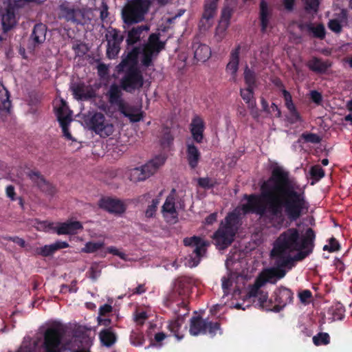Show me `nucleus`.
<instances>
[{
	"mask_svg": "<svg viewBox=\"0 0 352 352\" xmlns=\"http://www.w3.org/2000/svg\"><path fill=\"white\" fill-rule=\"evenodd\" d=\"M175 189H173L170 193L167 196L162 207V213L166 221L169 223H176L178 222V212L175 208Z\"/></svg>",
	"mask_w": 352,
	"mask_h": 352,
	"instance_id": "nucleus-15",
	"label": "nucleus"
},
{
	"mask_svg": "<svg viewBox=\"0 0 352 352\" xmlns=\"http://www.w3.org/2000/svg\"><path fill=\"white\" fill-rule=\"evenodd\" d=\"M141 52L140 47H134L130 52H128L126 56L122 59L120 63V67L122 69L127 67H138V56Z\"/></svg>",
	"mask_w": 352,
	"mask_h": 352,
	"instance_id": "nucleus-30",
	"label": "nucleus"
},
{
	"mask_svg": "<svg viewBox=\"0 0 352 352\" xmlns=\"http://www.w3.org/2000/svg\"><path fill=\"white\" fill-rule=\"evenodd\" d=\"M241 208H236L228 213L219 228L214 232L212 239L219 250H225L234 241V236L241 224Z\"/></svg>",
	"mask_w": 352,
	"mask_h": 352,
	"instance_id": "nucleus-4",
	"label": "nucleus"
},
{
	"mask_svg": "<svg viewBox=\"0 0 352 352\" xmlns=\"http://www.w3.org/2000/svg\"><path fill=\"white\" fill-rule=\"evenodd\" d=\"M240 52L241 45H238L231 51L230 61L226 65V71L232 74L233 78H235L236 72L239 69Z\"/></svg>",
	"mask_w": 352,
	"mask_h": 352,
	"instance_id": "nucleus-28",
	"label": "nucleus"
},
{
	"mask_svg": "<svg viewBox=\"0 0 352 352\" xmlns=\"http://www.w3.org/2000/svg\"><path fill=\"white\" fill-rule=\"evenodd\" d=\"M150 30L148 25H141L132 28L128 31L126 43L128 46H132L144 38Z\"/></svg>",
	"mask_w": 352,
	"mask_h": 352,
	"instance_id": "nucleus-18",
	"label": "nucleus"
},
{
	"mask_svg": "<svg viewBox=\"0 0 352 352\" xmlns=\"http://www.w3.org/2000/svg\"><path fill=\"white\" fill-rule=\"evenodd\" d=\"M145 339L142 332L139 330H133L130 334V342L135 346H142L144 343Z\"/></svg>",
	"mask_w": 352,
	"mask_h": 352,
	"instance_id": "nucleus-44",
	"label": "nucleus"
},
{
	"mask_svg": "<svg viewBox=\"0 0 352 352\" xmlns=\"http://www.w3.org/2000/svg\"><path fill=\"white\" fill-rule=\"evenodd\" d=\"M220 324L218 322H212L203 319L200 316H193L190 320L189 332L192 336L206 334L208 333L210 336L216 335L217 331H220Z\"/></svg>",
	"mask_w": 352,
	"mask_h": 352,
	"instance_id": "nucleus-11",
	"label": "nucleus"
},
{
	"mask_svg": "<svg viewBox=\"0 0 352 352\" xmlns=\"http://www.w3.org/2000/svg\"><path fill=\"white\" fill-rule=\"evenodd\" d=\"M217 220V212H212L205 219L204 223L206 225H212Z\"/></svg>",
	"mask_w": 352,
	"mask_h": 352,
	"instance_id": "nucleus-64",
	"label": "nucleus"
},
{
	"mask_svg": "<svg viewBox=\"0 0 352 352\" xmlns=\"http://www.w3.org/2000/svg\"><path fill=\"white\" fill-rule=\"evenodd\" d=\"M159 204V198H155L152 200L151 204L147 206L144 212L146 218L151 219L153 218L155 216Z\"/></svg>",
	"mask_w": 352,
	"mask_h": 352,
	"instance_id": "nucleus-47",
	"label": "nucleus"
},
{
	"mask_svg": "<svg viewBox=\"0 0 352 352\" xmlns=\"http://www.w3.org/2000/svg\"><path fill=\"white\" fill-rule=\"evenodd\" d=\"M194 50V58L200 62L206 61L211 56V50L208 45L199 43H195L192 45Z\"/></svg>",
	"mask_w": 352,
	"mask_h": 352,
	"instance_id": "nucleus-31",
	"label": "nucleus"
},
{
	"mask_svg": "<svg viewBox=\"0 0 352 352\" xmlns=\"http://www.w3.org/2000/svg\"><path fill=\"white\" fill-rule=\"evenodd\" d=\"M113 307L109 304H104L100 307L98 310L99 316H105L107 314L112 311Z\"/></svg>",
	"mask_w": 352,
	"mask_h": 352,
	"instance_id": "nucleus-60",
	"label": "nucleus"
},
{
	"mask_svg": "<svg viewBox=\"0 0 352 352\" xmlns=\"http://www.w3.org/2000/svg\"><path fill=\"white\" fill-rule=\"evenodd\" d=\"M71 90L74 98L77 100H85L93 97L90 91H85V85L82 83L74 84L71 87Z\"/></svg>",
	"mask_w": 352,
	"mask_h": 352,
	"instance_id": "nucleus-34",
	"label": "nucleus"
},
{
	"mask_svg": "<svg viewBox=\"0 0 352 352\" xmlns=\"http://www.w3.org/2000/svg\"><path fill=\"white\" fill-rule=\"evenodd\" d=\"M67 109V102L63 99H60L59 106L58 107H55V112L58 121H62L64 119H72L69 115H65Z\"/></svg>",
	"mask_w": 352,
	"mask_h": 352,
	"instance_id": "nucleus-42",
	"label": "nucleus"
},
{
	"mask_svg": "<svg viewBox=\"0 0 352 352\" xmlns=\"http://www.w3.org/2000/svg\"><path fill=\"white\" fill-rule=\"evenodd\" d=\"M186 158L190 169L195 170L201 158V154L199 148L192 142H187L186 144Z\"/></svg>",
	"mask_w": 352,
	"mask_h": 352,
	"instance_id": "nucleus-21",
	"label": "nucleus"
},
{
	"mask_svg": "<svg viewBox=\"0 0 352 352\" xmlns=\"http://www.w3.org/2000/svg\"><path fill=\"white\" fill-rule=\"evenodd\" d=\"M87 273H89V278L94 281H96L101 274V270L100 269L99 265L96 263H93Z\"/></svg>",
	"mask_w": 352,
	"mask_h": 352,
	"instance_id": "nucleus-53",
	"label": "nucleus"
},
{
	"mask_svg": "<svg viewBox=\"0 0 352 352\" xmlns=\"http://www.w3.org/2000/svg\"><path fill=\"white\" fill-rule=\"evenodd\" d=\"M144 47L159 54L164 49L165 43L160 41L159 34L152 33L148 37V43Z\"/></svg>",
	"mask_w": 352,
	"mask_h": 352,
	"instance_id": "nucleus-32",
	"label": "nucleus"
},
{
	"mask_svg": "<svg viewBox=\"0 0 352 352\" xmlns=\"http://www.w3.org/2000/svg\"><path fill=\"white\" fill-rule=\"evenodd\" d=\"M174 141V137L171 133V130L168 126H164L162 129L160 137V143L163 148H170Z\"/></svg>",
	"mask_w": 352,
	"mask_h": 352,
	"instance_id": "nucleus-36",
	"label": "nucleus"
},
{
	"mask_svg": "<svg viewBox=\"0 0 352 352\" xmlns=\"http://www.w3.org/2000/svg\"><path fill=\"white\" fill-rule=\"evenodd\" d=\"M262 283H260V280L257 279L254 285L251 286L249 289V291L246 295L248 298H257L258 300V297L261 292H264L263 291L260 290V287L261 286Z\"/></svg>",
	"mask_w": 352,
	"mask_h": 352,
	"instance_id": "nucleus-48",
	"label": "nucleus"
},
{
	"mask_svg": "<svg viewBox=\"0 0 352 352\" xmlns=\"http://www.w3.org/2000/svg\"><path fill=\"white\" fill-rule=\"evenodd\" d=\"M254 89L247 87L245 89H240V95L250 109H253L256 107V100L254 98Z\"/></svg>",
	"mask_w": 352,
	"mask_h": 352,
	"instance_id": "nucleus-37",
	"label": "nucleus"
},
{
	"mask_svg": "<svg viewBox=\"0 0 352 352\" xmlns=\"http://www.w3.org/2000/svg\"><path fill=\"white\" fill-rule=\"evenodd\" d=\"M182 314H178L177 318L169 322L168 328L177 340H181L184 338L183 331H181L184 319L182 318Z\"/></svg>",
	"mask_w": 352,
	"mask_h": 352,
	"instance_id": "nucleus-33",
	"label": "nucleus"
},
{
	"mask_svg": "<svg viewBox=\"0 0 352 352\" xmlns=\"http://www.w3.org/2000/svg\"><path fill=\"white\" fill-rule=\"evenodd\" d=\"M283 96L285 100V104L288 111L296 109V106L293 102L291 94L286 89L282 90Z\"/></svg>",
	"mask_w": 352,
	"mask_h": 352,
	"instance_id": "nucleus-54",
	"label": "nucleus"
},
{
	"mask_svg": "<svg viewBox=\"0 0 352 352\" xmlns=\"http://www.w3.org/2000/svg\"><path fill=\"white\" fill-rule=\"evenodd\" d=\"M233 12V9L229 6H225L223 8L221 14L219 25L221 26L223 30H226L228 28Z\"/></svg>",
	"mask_w": 352,
	"mask_h": 352,
	"instance_id": "nucleus-40",
	"label": "nucleus"
},
{
	"mask_svg": "<svg viewBox=\"0 0 352 352\" xmlns=\"http://www.w3.org/2000/svg\"><path fill=\"white\" fill-rule=\"evenodd\" d=\"M309 173L311 179L315 182H318L324 177V170L318 164L311 166Z\"/></svg>",
	"mask_w": 352,
	"mask_h": 352,
	"instance_id": "nucleus-49",
	"label": "nucleus"
},
{
	"mask_svg": "<svg viewBox=\"0 0 352 352\" xmlns=\"http://www.w3.org/2000/svg\"><path fill=\"white\" fill-rule=\"evenodd\" d=\"M99 206L111 213L122 214L125 210V207L120 200L112 198L102 199Z\"/></svg>",
	"mask_w": 352,
	"mask_h": 352,
	"instance_id": "nucleus-24",
	"label": "nucleus"
},
{
	"mask_svg": "<svg viewBox=\"0 0 352 352\" xmlns=\"http://www.w3.org/2000/svg\"><path fill=\"white\" fill-rule=\"evenodd\" d=\"M309 69L318 74H324L332 66V62L329 60H323L322 58L313 56L306 63Z\"/></svg>",
	"mask_w": 352,
	"mask_h": 352,
	"instance_id": "nucleus-19",
	"label": "nucleus"
},
{
	"mask_svg": "<svg viewBox=\"0 0 352 352\" xmlns=\"http://www.w3.org/2000/svg\"><path fill=\"white\" fill-rule=\"evenodd\" d=\"M98 336L101 344L108 348L112 346L117 341V335L112 327L102 329Z\"/></svg>",
	"mask_w": 352,
	"mask_h": 352,
	"instance_id": "nucleus-29",
	"label": "nucleus"
},
{
	"mask_svg": "<svg viewBox=\"0 0 352 352\" xmlns=\"http://www.w3.org/2000/svg\"><path fill=\"white\" fill-rule=\"evenodd\" d=\"M198 184L201 188L206 189H210L213 188L214 184L211 182L210 179L208 177H201L198 179Z\"/></svg>",
	"mask_w": 352,
	"mask_h": 352,
	"instance_id": "nucleus-58",
	"label": "nucleus"
},
{
	"mask_svg": "<svg viewBox=\"0 0 352 352\" xmlns=\"http://www.w3.org/2000/svg\"><path fill=\"white\" fill-rule=\"evenodd\" d=\"M258 305L263 309H265L267 311H273L275 312L274 309L276 308V303L274 302V298L272 296L270 298H268V294L267 292H261L260 296L258 297Z\"/></svg>",
	"mask_w": 352,
	"mask_h": 352,
	"instance_id": "nucleus-35",
	"label": "nucleus"
},
{
	"mask_svg": "<svg viewBox=\"0 0 352 352\" xmlns=\"http://www.w3.org/2000/svg\"><path fill=\"white\" fill-rule=\"evenodd\" d=\"M83 228L82 223L80 221H66L60 223L56 228V232L58 235L62 234H75L78 230Z\"/></svg>",
	"mask_w": 352,
	"mask_h": 352,
	"instance_id": "nucleus-27",
	"label": "nucleus"
},
{
	"mask_svg": "<svg viewBox=\"0 0 352 352\" xmlns=\"http://www.w3.org/2000/svg\"><path fill=\"white\" fill-rule=\"evenodd\" d=\"M17 23L16 12L6 6L5 12L1 14L2 29L4 32L11 30Z\"/></svg>",
	"mask_w": 352,
	"mask_h": 352,
	"instance_id": "nucleus-25",
	"label": "nucleus"
},
{
	"mask_svg": "<svg viewBox=\"0 0 352 352\" xmlns=\"http://www.w3.org/2000/svg\"><path fill=\"white\" fill-rule=\"evenodd\" d=\"M123 69L124 74L120 79V86L113 83L107 91L108 102L111 105L117 106L118 111L127 118L130 122H138L144 118L145 113L141 107L131 105L126 102L122 98V89L131 94L140 90L144 83L143 74L139 67H131Z\"/></svg>",
	"mask_w": 352,
	"mask_h": 352,
	"instance_id": "nucleus-3",
	"label": "nucleus"
},
{
	"mask_svg": "<svg viewBox=\"0 0 352 352\" xmlns=\"http://www.w3.org/2000/svg\"><path fill=\"white\" fill-rule=\"evenodd\" d=\"M10 107L11 102L10 100L9 91L3 83L0 82V109H5L8 111Z\"/></svg>",
	"mask_w": 352,
	"mask_h": 352,
	"instance_id": "nucleus-38",
	"label": "nucleus"
},
{
	"mask_svg": "<svg viewBox=\"0 0 352 352\" xmlns=\"http://www.w3.org/2000/svg\"><path fill=\"white\" fill-rule=\"evenodd\" d=\"M289 116L287 118V121L290 124H293L298 122L302 121V118H301L300 113H298V111H297L296 108L289 110Z\"/></svg>",
	"mask_w": 352,
	"mask_h": 352,
	"instance_id": "nucleus-56",
	"label": "nucleus"
},
{
	"mask_svg": "<svg viewBox=\"0 0 352 352\" xmlns=\"http://www.w3.org/2000/svg\"><path fill=\"white\" fill-rule=\"evenodd\" d=\"M184 244L191 248V253L189 254L190 260L192 263V266H197L199 263L201 256L206 252V248L209 243L200 236H193L185 238Z\"/></svg>",
	"mask_w": 352,
	"mask_h": 352,
	"instance_id": "nucleus-13",
	"label": "nucleus"
},
{
	"mask_svg": "<svg viewBox=\"0 0 352 352\" xmlns=\"http://www.w3.org/2000/svg\"><path fill=\"white\" fill-rule=\"evenodd\" d=\"M69 246V243L66 241H56L55 243L50 245H45L41 248L36 250V253L43 257H47L53 255L56 251L67 248Z\"/></svg>",
	"mask_w": 352,
	"mask_h": 352,
	"instance_id": "nucleus-26",
	"label": "nucleus"
},
{
	"mask_svg": "<svg viewBox=\"0 0 352 352\" xmlns=\"http://www.w3.org/2000/svg\"><path fill=\"white\" fill-rule=\"evenodd\" d=\"M310 98H311V100L317 104H320V103L322 101V94L316 90H313L311 91Z\"/></svg>",
	"mask_w": 352,
	"mask_h": 352,
	"instance_id": "nucleus-59",
	"label": "nucleus"
},
{
	"mask_svg": "<svg viewBox=\"0 0 352 352\" xmlns=\"http://www.w3.org/2000/svg\"><path fill=\"white\" fill-rule=\"evenodd\" d=\"M216 11L217 10L215 9L204 6V10L202 14V19L201 20V22H202L203 19L209 21L210 19H212L216 14Z\"/></svg>",
	"mask_w": 352,
	"mask_h": 352,
	"instance_id": "nucleus-57",
	"label": "nucleus"
},
{
	"mask_svg": "<svg viewBox=\"0 0 352 352\" xmlns=\"http://www.w3.org/2000/svg\"><path fill=\"white\" fill-rule=\"evenodd\" d=\"M72 119L66 120L64 119L62 121H58L60 126L62 128L63 135L67 139V140H72V135L71 133L69 131V125L71 122Z\"/></svg>",
	"mask_w": 352,
	"mask_h": 352,
	"instance_id": "nucleus-55",
	"label": "nucleus"
},
{
	"mask_svg": "<svg viewBox=\"0 0 352 352\" xmlns=\"http://www.w3.org/2000/svg\"><path fill=\"white\" fill-rule=\"evenodd\" d=\"M272 298L276 303L275 313H278L287 305L293 302L294 293L290 289L280 286L275 289Z\"/></svg>",
	"mask_w": 352,
	"mask_h": 352,
	"instance_id": "nucleus-14",
	"label": "nucleus"
},
{
	"mask_svg": "<svg viewBox=\"0 0 352 352\" xmlns=\"http://www.w3.org/2000/svg\"><path fill=\"white\" fill-rule=\"evenodd\" d=\"M309 33H312L313 36L317 38L323 39L325 37L326 31L323 24L320 23L316 27L311 25V30Z\"/></svg>",
	"mask_w": 352,
	"mask_h": 352,
	"instance_id": "nucleus-51",
	"label": "nucleus"
},
{
	"mask_svg": "<svg viewBox=\"0 0 352 352\" xmlns=\"http://www.w3.org/2000/svg\"><path fill=\"white\" fill-rule=\"evenodd\" d=\"M313 342L316 346L327 345L330 343V336L325 332L318 333L313 337Z\"/></svg>",
	"mask_w": 352,
	"mask_h": 352,
	"instance_id": "nucleus-46",
	"label": "nucleus"
},
{
	"mask_svg": "<svg viewBox=\"0 0 352 352\" xmlns=\"http://www.w3.org/2000/svg\"><path fill=\"white\" fill-rule=\"evenodd\" d=\"M316 233L309 228L305 234H300L296 228H289L283 232L274 241L270 252V256L274 265L267 270L264 274L265 280L275 283L276 279H281L291 270L296 261H300L310 255L314 248Z\"/></svg>",
	"mask_w": 352,
	"mask_h": 352,
	"instance_id": "nucleus-2",
	"label": "nucleus"
},
{
	"mask_svg": "<svg viewBox=\"0 0 352 352\" xmlns=\"http://www.w3.org/2000/svg\"><path fill=\"white\" fill-rule=\"evenodd\" d=\"M152 0H128L121 12V17L127 27L142 23L149 11Z\"/></svg>",
	"mask_w": 352,
	"mask_h": 352,
	"instance_id": "nucleus-5",
	"label": "nucleus"
},
{
	"mask_svg": "<svg viewBox=\"0 0 352 352\" xmlns=\"http://www.w3.org/2000/svg\"><path fill=\"white\" fill-rule=\"evenodd\" d=\"M205 123L204 120L199 116H195L190 124V131L195 142L201 144L204 140V132Z\"/></svg>",
	"mask_w": 352,
	"mask_h": 352,
	"instance_id": "nucleus-20",
	"label": "nucleus"
},
{
	"mask_svg": "<svg viewBox=\"0 0 352 352\" xmlns=\"http://www.w3.org/2000/svg\"><path fill=\"white\" fill-rule=\"evenodd\" d=\"M298 296L302 302H306L307 300L312 297V293L310 290L305 289L300 292Z\"/></svg>",
	"mask_w": 352,
	"mask_h": 352,
	"instance_id": "nucleus-62",
	"label": "nucleus"
},
{
	"mask_svg": "<svg viewBox=\"0 0 352 352\" xmlns=\"http://www.w3.org/2000/svg\"><path fill=\"white\" fill-rule=\"evenodd\" d=\"M28 177L42 191L50 195L54 192V188L45 179L40 172L30 170L28 173Z\"/></svg>",
	"mask_w": 352,
	"mask_h": 352,
	"instance_id": "nucleus-22",
	"label": "nucleus"
},
{
	"mask_svg": "<svg viewBox=\"0 0 352 352\" xmlns=\"http://www.w3.org/2000/svg\"><path fill=\"white\" fill-rule=\"evenodd\" d=\"M103 246V242H87L82 249V252L85 253H94L100 250Z\"/></svg>",
	"mask_w": 352,
	"mask_h": 352,
	"instance_id": "nucleus-50",
	"label": "nucleus"
},
{
	"mask_svg": "<svg viewBox=\"0 0 352 352\" xmlns=\"http://www.w3.org/2000/svg\"><path fill=\"white\" fill-rule=\"evenodd\" d=\"M109 7L107 3H102L100 12V19L102 22L105 21L107 18L109 16Z\"/></svg>",
	"mask_w": 352,
	"mask_h": 352,
	"instance_id": "nucleus-61",
	"label": "nucleus"
},
{
	"mask_svg": "<svg viewBox=\"0 0 352 352\" xmlns=\"http://www.w3.org/2000/svg\"><path fill=\"white\" fill-rule=\"evenodd\" d=\"M340 245L338 240L332 236L329 240V245H325L323 247V250L329 251V252H334L340 250Z\"/></svg>",
	"mask_w": 352,
	"mask_h": 352,
	"instance_id": "nucleus-52",
	"label": "nucleus"
},
{
	"mask_svg": "<svg viewBox=\"0 0 352 352\" xmlns=\"http://www.w3.org/2000/svg\"><path fill=\"white\" fill-rule=\"evenodd\" d=\"M47 27L43 23H36L28 39V48L35 50L40 47L46 39Z\"/></svg>",
	"mask_w": 352,
	"mask_h": 352,
	"instance_id": "nucleus-16",
	"label": "nucleus"
},
{
	"mask_svg": "<svg viewBox=\"0 0 352 352\" xmlns=\"http://www.w3.org/2000/svg\"><path fill=\"white\" fill-rule=\"evenodd\" d=\"M166 161L164 155H157L144 165L132 168L129 171V179L133 182L144 181L153 175Z\"/></svg>",
	"mask_w": 352,
	"mask_h": 352,
	"instance_id": "nucleus-9",
	"label": "nucleus"
},
{
	"mask_svg": "<svg viewBox=\"0 0 352 352\" xmlns=\"http://www.w3.org/2000/svg\"><path fill=\"white\" fill-rule=\"evenodd\" d=\"M85 122L89 129L102 138L108 137L114 131L113 125L107 121L104 115L100 112L87 116Z\"/></svg>",
	"mask_w": 352,
	"mask_h": 352,
	"instance_id": "nucleus-10",
	"label": "nucleus"
},
{
	"mask_svg": "<svg viewBox=\"0 0 352 352\" xmlns=\"http://www.w3.org/2000/svg\"><path fill=\"white\" fill-rule=\"evenodd\" d=\"M105 38L107 43L106 56L109 59H114L120 52L124 35L120 30L110 26L107 29Z\"/></svg>",
	"mask_w": 352,
	"mask_h": 352,
	"instance_id": "nucleus-12",
	"label": "nucleus"
},
{
	"mask_svg": "<svg viewBox=\"0 0 352 352\" xmlns=\"http://www.w3.org/2000/svg\"><path fill=\"white\" fill-rule=\"evenodd\" d=\"M336 16V18L330 19L327 25L333 32L340 34L342 31V27L347 25L348 12L345 9H342Z\"/></svg>",
	"mask_w": 352,
	"mask_h": 352,
	"instance_id": "nucleus-23",
	"label": "nucleus"
},
{
	"mask_svg": "<svg viewBox=\"0 0 352 352\" xmlns=\"http://www.w3.org/2000/svg\"><path fill=\"white\" fill-rule=\"evenodd\" d=\"M311 25H312V23H311V22L300 21L297 23L298 28H299V30L301 32L306 31L309 33L310 32V30H311Z\"/></svg>",
	"mask_w": 352,
	"mask_h": 352,
	"instance_id": "nucleus-63",
	"label": "nucleus"
},
{
	"mask_svg": "<svg viewBox=\"0 0 352 352\" xmlns=\"http://www.w3.org/2000/svg\"><path fill=\"white\" fill-rule=\"evenodd\" d=\"M272 8L265 0H261L259 3L258 19L260 21L261 32L265 33L270 26L272 18Z\"/></svg>",
	"mask_w": 352,
	"mask_h": 352,
	"instance_id": "nucleus-17",
	"label": "nucleus"
},
{
	"mask_svg": "<svg viewBox=\"0 0 352 352\" xmlns=\"http://www.w3.org/2000/svg\"><path fill=\"white\" fill-rule=\"evenodd\" d=\"M302 140H304V142L312 144H319L322 140L318 134L308 132L302 133L298 142L300 143Z\"/></svg>",
	"mask_w": 352,
	"mask_h": 352,
	"instance_id": "nucleus-45",
	"label": "nucleus"
},
{
	"mask_svg": "<svg viewBox=\"0 0 352 352\" xmlns=\"http://www.w3.org/2000/svg\"><path fill=\"white\" fill-rule=\"evenodd\" d=\"M194 286V280L191 277L186 276H179L174 281L173 291L169 295L168 300L172 302L176 301L177 296L181 298L182 301L177 304L178 307L186 309V312L183 314H188V298Z\"/></svg>",
	"mask_w": 352,
	"mask_h": 352,
	"instance_id": "nucleus-6",
	"label": "nucleus"
},
{
	"mask_svg": "<svg viewBox=\"0 0 352 352\" xmlns=\"http://www.w3.org/2000/svg\"><path fill=\"white\" fill-rule=\"evenodd\" d=\"M244 81L247 87L256 88L257 87V76L255 72L248 66L244 69Z\"/></svg>",
	"mask_w": 352,
	"mask_h": 352,
	"instance_id": "nucleus-39",
	"label": "nucleus"
},
{
	"mask_svg": "<svg viewBox=\"0 0 352 352\" xmlns=\"http://www.w3.org/2000/svg\"><path fill=\"white\" fill-rule=\"evenodd\" d=\"M157 53L144 47L142 50V65L145 67L153 65V58L157 56Z\"/></svg>",
	"mask_w": 352,
	"mask_h": 352,
	"instance_id": "nucleus-41",
	"label": "nucleus"
},
{
	"mask_svg": "<svg viewBox=\"0 0 352 352\" xmlns=\"http://www.w3.org/2000/svg\"><path fill=\"white\" fill-rule=\"evenodd\" d=\"M247 203L243 213L258 215L270 227L280 229L285 223L298 220L309 209L303 190L292 183L290 174L282 167H274L270 177L260 186L258 194H245Z\"/></svg>",
	"mask_w": 352,
	"mask_h": 352,
	"instance_id": "nucleus-1",
	"label": "nucleus"
},
{
	"mask_svg": "<svg viewBox=\"0 0 352 352\" xmlns=\"http://www.w3.org/2000/svg\"><path fill=\"white\" fill-rule=\"evenodd\" d=\"M63 329L56 327L47 328L43 335V342L38 351L30 352H62L65 348L62 343Z\"/></svg>",
	"mask_w": 352,
	"mask_h": 352,
	"instance_id": "nucleus-8",
	"label": "nucleus"
},
{
	"mask_svg": "<svg viewBox=\"0 0 352 352\" xmlns=\"http://www.w3.org/2000/svg\"><path fill=\"white\" fill-rule=\"evenodd\" d=\"M330 311L334 320H341L344 317L345 308L340 302L336 303L333 305Z\"/></svg>",
	"mask_w": 352,
	"mask_h": 352,
	"instance_id": "nucleus-43",
	"label": "nucleus"
},
{
	"mask_svg": "<svg viewBox=\"0 0 352 352\" xmlns=\"http://www.w3.org/2000/svg\"><path fill=\"white\" fill-rule=\"evenodd\" d=\"M58 18L75 25L85 23V10L78 5L67 1H60L58 6Z\"/></svg>",
	"mask_w": 352,
	"mask_h": 352,
	"instance_id": "nucleus-7",
	"label": "nucleus"
}]
</instances>
